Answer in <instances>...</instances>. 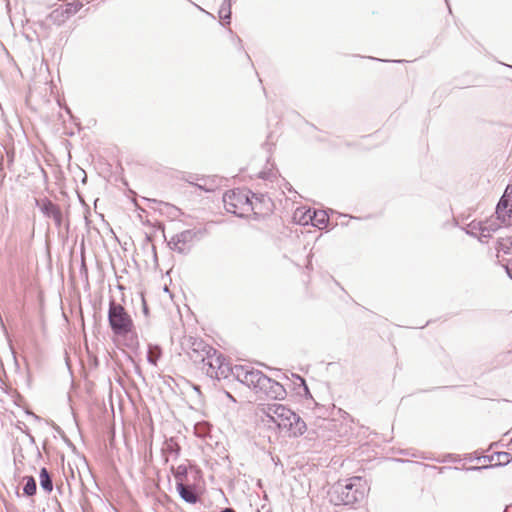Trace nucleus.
Masks as SVG:
<instances>
[{"label":"nucleus","instance_id":"nucleus-7","mask_svg":"<svg viewBox=\"0 0 512 512\" xmlns=\"http://www.w3.org/2000/svg\"><path fill=\"white\" fill-rule=\"evenodd\" d=\"M499 227L500 225L494 220L488 221L485 224L481 222L472 223L470 225V233L475 235L482 241L483 238L490 237L491 233L495 232Z\"/></svg>","mask_w":512,"mask_h":512},{"label":"nucleus","instance_id":"nucleus-20","mask_svg":"<svg viewBox=\"0 0 512 512\" xmlns=\"http://www.w3.org/2000/svg\"><path fill=\"white\" fill-rule=\"evenodd\" d=\"M221 512H234V511H233V510H231V509H225V510H223V511H221Z\"/></svg>","mask_w":512,"mask_h":512},{"label":"nucleus","instance_id":"nucleus-9","mask_svg":"<svg viewBox=\"0 0 512 512\" xmlns=\"http://www.w3.org/2000/svg\"><path fill=\"white\" fill-rule=\"evenodd\" d=\"M509 204H512V186L510 185L506 187L505 192L497 205L496 213L503 215L502 211L506 210Z\"/></svg>","mask_w":512,"mask_h":512},{"label":"nucleus","instance_id":"nucleus-3","mask_svg":"<svg viewBox=\"0 0 512 512\" xmlns=\"http://www.w3.org/2000/svg\"><path fill=\"white\" fill-rule=\"evenodd\" d=\"M369 491L366 480L352 477L335 483L329 491L330 501L336 505H351L362 501Z\"/></svg>","mask_w":512,"mask_h":512},{"label":"nucleus","instance_id":"nucleus-19","mask_svg":"<svg viewBox=\"0 0 512 512\" xmlns=\"http://www.w3.org/2000/svg\"><path fill=\"white\" fill-rule=\"evenodd\" d=\"M189 234H190V233L187 231V232L182 233V234H181V236H182V237H186V236H188Z\"/></svg>","mask_w":512,"mask_h":512},{"label":"nucleus","instance_id":"nucleus-13","mask_svg":"<svg viewBox=\"0 0 512 512\" xmlns=\"http://www.w3.org/2000/svg\"><path fill=\"white\" fill-rule=\"evenodd\" d=\"M25 482L23 491L27 496H33L36 493V482L35 479L31 476H27L23 478Z\"/></svg>","mask_w":512,"mask_h":512},{"label":"nucleus","instance_id":"nucleus-5","mask_svg":"<svg viewBox=\"0 0 512 512\" xmlns=\"http://www.w3.org/2000/svg\"><path fill=\"white\" fill-rule=\"evenodd\" d=\"M253 199L258 201V198L254 195L250 196V192L246 190L228 191L223 196L225 209L241 217L257 209V204Z\"/></svg>","mask_w":512,"mask_h":512},{"label":"nucleus","instance_id":"nucleus-14","mask_svg":"<svg viewBox=\"0 0 512 512\" xmlns=\"http://www.w3.org/2000/svg\"><path fill=\"white\" fill-rule=\"evenodd\" d=\"M499 251H503L505 254H512V236L502 238L499 241Z\"/></svg>","mask_w":512,"mask_h":512},{"label":"nucleus","instance_id":"nucleus-1","mask_svg":"<svg viewBox=\"0 0 512 512\" xmlns=\"http://www.w3.org/2000/svg\"><path fill=\"white\" fill-rule=\"evenodd\" d=\"M108 320L117 341H121L124 346L129 348L138 346L133 320L124 307L112 302L109 307Z\"/></svg>","mask_w":512,"mask_h":512},{"label":"nucleus","instance_id":"nucleus-4","mask_svg":"<svg viewBox=\"0 0 512 512\" xmlns=\"http://www.w3.org/2000/svg\"><path fill=\"white\" fill-rule=\"evenodd\" d=\"M264 413L279 429L287 431L289 436L298 437L303 435L307 430L304 420L282 404H269L264 409Z\"/></svg>","mask_w":512,"mask_h":512},{"label":"nucleus","instance_id":"nucleus-11","mask_svg":"<svg viewBox=\"0 0 512 512\" xmlns=\"http://www.w3.org/2000/svg\"><path fill=\"white\" fill-rule=\"evenodd\" d=\"M311 224L320 229L324 228L328 222V215L325 211H313Z\"/></svg>","mask_w":512,"mask_h":512},{"label":"nucleus","instance_id":"nucleus-12","mask_svg":"<svg viewBox=\"0 0 512 512\" xmlns=\"http://www.w3.org/2000/svg\"><path fill=\"white\" fill-rule=\"evenodd\" d=\"M40 480V486L41 488L47 492L50 493L53 489V484L51 481V478L49 476L48 471L45 468H42L39 475Z\"/></svg>","mask_w":512,"mask_h":512},{"label":"nucleus","instance_id":"nucleus-8","mask_svg":"<svg viewBox=\"0 0 512 512\" xmlns=\"http://www.w3.org/2000/svg\"><path fill=\"white\" fill-rule=\"evenodd\" d=\"M312 213L310 209L298 208L294 212V220L301 225H307L312 222Z\"/></svg>","mask_w":512,"mask_h":512},{"label":"nucleus","instance_id":"nucleus-2","mask_svg":"<svg viewBox=\"0 0 512 512\" xmlns=\"http://www.w3.org/2000/svg\"><path fill=\"white\" fill-rule=\"evenodd\" d=\"M233 374L235 377L255 390L264 391L266 394L276 398H282L285 394L283 387L265 376L260 370L250 365L234 366Z\"/></svg>","mask_w":512,"mask_h":512},{"label":"nucleus","instance_id":"nucleus-10","mask_svg":"<svg viewBox=\"0 0 512 512\" xmlns=\"http://www.w3.org/2000/svg\"><path fill=\"white\" fill-rule=\"evenodd\" d=\"M177 491L179 492L180 496L188 503H195L197 500V497L195 493L187 486H185L183 483L178 482L177 483Z\"/></svg>","mask_w":512,"mask_h":512},{"label":"nucleus","instance_id":"nucleus-16","mask_svg":"<svg viewBox=\"0 0 512 512\" xmlns=\"http://www.w3.org/2000/svg\"><path fill=\"white\" fill-rule=\"evenodd\" d=\"M231 11L230 6H222L219 10V17L221 19H230Z\"/></svg>","mask_w":512,"mask_h":512},{"label":"nucleus","instance_id":"nucleus-18","mask_svg":"<svg viewBox=\"0 0 512 512\" xmlns=\"http://www.w3.org/2000/svg\"><path fill=\"white\" fill-rule=\"evenodd\" d=\"M506 271L509 277L512 279V263L506 266Z\"/></svg>","mask_w":512,"mask_h":512},{"label":"nucleus","instance_id":"nucleus-15","mask_svg":"<svg viewBox=\"0 0 512 512\" xmlns=\"http://www.w3.org/2000/svg\"><path fill=\"white\" fill-rule=\"evenodd\" d=\"M161 351L157 346H150L148 351V361L155 365L157 360L160 358Z\"/></svg>","mask_w":512,"mask_h":512},{"label":"nucleus","instance_id":"nucleus-6","mask_svg":"<svg viewBox=\"0 0 512 512\" xmlns=\"http://www.w3.org/2000/svg\"><path fill=\"white\" fill-rule=\"evenodd\" d=\"M204 362L208 366L206 373L212 378H227L231 373L233 374L234 367H231L221 353L214 351Z\"/></svg>","mask_w":512,"mask_h":512},{"label":"nucleus","instance_id":"nucleus-17","mask_svg":"<svg viewBox=\"0 0 512 512\" xmlns=\"http://www.w3.org/2000/svg\"><path fill=\"white\" fill-rule=\"evenodd\" d=\"M512 457L509 453L502 452L498 454V461L502 464H507L511 461Z\"/></svg>","mask_w":512,"mask_h":512}]
</instances>
